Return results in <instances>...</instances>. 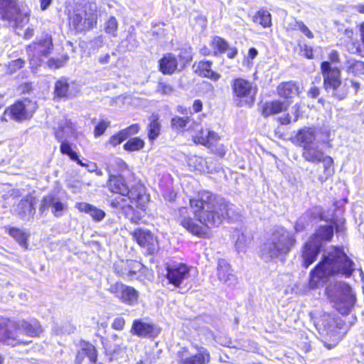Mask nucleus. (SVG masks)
Wrapping results in <instances>:
<instances>
[{"label": "nucleus", "mask_w": 364, "mask_h": 364, "mask_svg": "<svg viewBox=\"0 0 364 364\" xmlns=\"http://www.w3.org/2000/svg\"><path fill=\"white\" fill-rule=\"evenodd\" d=\"M130 332L138 337L148 338L157 336L159 330L153 323L146 322L143 319H135L133 321Z\"/></svg>", "instance_id": "6ab92c4d"}, {"label": "nucleus", "mask_w": 364, "mask_h": 364, "mask_svg": "<svg viewBox=\"0 0 364 364\" xmlns=\"http://www.w3.org/2000/svg\"><path fill=\"white\" fill-rule=\"evenodd\" d=\"M112 166L116 168V170L123 172L128 169V166L126 162L121 158H115L113 160Z\"/></svg>", "instance_id": "864d4df0"}, {"label": "nucleus", "mask_w": 364, "mask_h": 364, "mask_svg": "<svg viewBox=\"0 0 364 364\" xmlns=\"http://www.w3.org/2000/svg\"><path fill=\"white\" fill-rule=\"evenodd\" d=\"M75 208L82 213L89 214L96 221H101L105 217V213L102 210L85 202L75 204Z\"/></svg>", "instance_id": "bb28decb"}, {"label": "nucleus", "mask_w": 364, "mask_h": 364, "mask_svg": "<svg viewBox=\"0 0 364 364\" xmlns=\"http://www.w3.org/2000/svg\"><path fill=\"white\" fill-rule=\"evenodd\" d=\"M18 206L25 208V210H23V213L26 215H33L35 213V208H33V205L31 200H21L20 203L18 204Z\"/></svg>", "instance_id": "3c124183"}, {"label": "nucleus", "mask_w": 364, "mask_h": 364, "mask_svg": "<svg viewBox=\"0 0 364 364\" xmlns=\"http://www.w3.org/2000/svg\"><path fill=\"white\" fill-rule=\"evenodd\" d=\"M292 116L289 114H286L282 117L278 118V122L281 124H289L291 122H296L301 114L300 105L299 104L294 105L291 108Z\"/></svg>", "instance_id": "c9c22d12"}, {"label": "nucleus", "mask_w": 364, "mask_h": 364, "mask_svg": "<svg viewBox=\"0 0 364 364\" xmlns=\"http://www.w3.org/2000/svg\"><path fill=\"white\" fill-rule=\"evenodd\" d=\"M144 146V141L139 137H134L129 139L123 146L124 149L127 151H138Z\"/></svg>", "instance_id": "58836bf2"}, {"label": "nucleus", "mask_w": 364, "mask_h": 364, "mask_svg": "<svg viewBox=\"0 0 364 364\" xmlns=\"http://www.w3.org/2000/svg\"><path fill=\"white\" fill-rule=\"evenodd\" d=\"M107 188L114 193L120 195L110 200V205L121 210L132 222L136 223L137 220L129 215L133 212V205L143 209L149 200L148 196L142 188H129L125 179L120 176L111 175L107 182Z\"/></svg>", "instance_id": "f03ea898"}, {"label": "nucleus", "mask_w": 364, "mask_h": 364, "mask_svg": "<svg viewBox=\"0 0 364 364\" xmlns=\"http://www.w3.org/2000/svg\"><path fill=\"white\" fill-rule=\"evenodd\" d=\"M291 28L299 30L307 38L310 39L314 38V34L312 33V32L302 21H295L294 23L292 24V26H291Z\"/></svg>", "instance_id": "de8ad7c7"}, {"label": "nucleus", "mask_w": 364, "mask_h": 364, "mask_svg": "<svg viewBox=\"0 0 364 364\" xmlns=\"http://www.w3.org/2000/svg\"><path fill=\"white\" fill-rule=\"evenodd\" d=\"M302 156L307 161L311 163L321 162L323 164V173L318 176V181L321 183H323L333 175V160L331 156H326L317 144L306 146L305 149H303Z\"/></svg>", "instance_id": "1a4fd4ad"}, {"label": "nucleus", "mask_w": 364, "mask_h": 364, "mask_svg": "<svg viewBox=\"0 0 364 364\" xmlns=\"http://www.w3.org/2000/svg\"><path fill=\"white\" fill-rule=\"evenodd\" d=\"M126 132L119 131L118 133L110 136L107 142L106 143V146L110 145L113 147L117 146V145L122 143L124 140H126Z\"/></svg>", "instance_id": "c03bdc74"}, {"label": "nucleus", "mask_w": 364, "mask_h": 364, "mask_svg": "<svg viewBox=\"0 0 364 364\" xmlns=\"http://www.w3.org/2000/svg\"><path fill=\"white\" fill-rule=\"evenodd\" d=\"M125 325V320L122 317H117L114 319L112 327L115 330H122Z\"/></svg>", "instance_id": "13d9d810"}, {"label": "nucleus", "mask_w": 364, "mask_h": 364, "mask_svg": "<svg viewBox=\"0 0 364 364\" xmlns=\"http://www.w3.org/2000/svg\"><path fill=\"white\" fill-rule=\"evenodd\" d=\"M296 141L302 146L303 149L305 146L314 144L316 139L315 131L312 128H304L299 131L296 136Z\"/></svg>", "instance_id": "c85d7f7f"}, {"label": "nucleus", "mask_w": 364, "mask_h": 364, "mask_svg": "<svg viewBox=\"0 0 364 364\" xmlns=\"http://www.w3.org/2000/svg\"><path fill=\"white\" fill-rule=\"evenodd\" d=\"M294 235L282 227L276 228L261 248L260 255L266 261L285 256L294 246Z\"/></svg>", "instance_id": "39448f33"}, {"label": "nucleus", "mask_w": 364, "mask_h": 364, "mask_svg": "<svg viewBox=\"0 0 364 364\" xmlns=\"http://www.w3.org/2000/svg\"><path fill=\"white\" fill-rule=\"evenodd\" d=\"M213 151H214L217 155L223 157L225 156L226 153V149L223 144H218L213 148V149H211Z\"/></svg>", "instance_id": "052dcab7"}, {"label": "nucleus", "mask_w": 364, "mask_h": 364, "mask_svg": "<svg viewBox=\"0 0 364 364\" xmlns=\"http://www.w3.org/2000/svg\"><path fill=\"white\" fill-rule=\"evenodd\" d=\"M333 323V320L331 315L324 314L320 319L315 322V326L318 330H321L322 328L327 329L332 326Z\"/></svg>", "instance_id": "79ce46f5"}, {"label": "nucleus", "mask_w": 364, "mask_h": 364, "mask_svg": "<svg viewBox=\"0 0 364 364\" xmlns=\"http://www.w3.org/2000/svg\"><path fill=\"white\" fill-rule=\"evenodd\" d=\"M159 117L157 115L153 114L150 123L149 124V139L154 140L158 137L161 131V125L159 122Z\"/></svg>", "instance_id": "4c0bfd02"}, {"label": "nucleus", "mask_w": 364, "mask_h": 364, "mask_svg": "<svg viewBox=\"0 0 364 364\" xmlns=\"http://www.w3.org/2000/svg\"><path fill=\"white\" fill-rule=\"evenodd\" d=\"M55 136L58 141H69L77 136L75 126L69 120H64L55 130Z\"/></svg>", "instance_id": "412c9836"}, {"label": "nucleus", "mask_w": 364, "mask_h": 364, "mask_svg": "<svg viewBox=\"0 0 364 364\" xmlns=\"http://www.w3.org/2000/svg\"><path fill=\"white\" fill-rule=\"evenodd\" d=\"M52 48L51 37L48 35L43 39H40L27 46L26 51L32 70H36L41 65L43 61L42 58H46Z\"/></svg>", "instance_id": "9d476101"}, {"label": "nucleus", "mask_w": 364, "mask_h": 364, "mask_svg": "<svg viewBox=\"0 0 364 364\" xmlns=\"http://www.w3.org/2000/svg\"><path fill=\"white\" fill-rule=\"evenodd\" d=\"M81 355H86L89 358L90 362L95 363L97 360V350L95 347L89 343H83L77 358H79Z\"/></svg>", "instance_id": "e433bc0d"}, {"label": "nucleus", "mask_w": 364, "mask_h": 364, "mask_svg": "<svg viewBox=\"0 0 364 364\" xmlns=\"http://www.w3.org/2000/svg\"><path fill=\"white\" fill-rule=\"evenodd\" d=\"M25 64V62L21 58L16 59L8 65V70L10 73L16 72L18 69L21 68Z\"/></svg>", "instance_id": "603ef678"}, {"label": "nucleus", "mask_w": 364, "mask_h": 364, "mask_svg": "<svg viewBox=\"0 0 364 364\" xmlns=\"http://www.w3.org/2000/svg\"><path fill=\"white\" fill-rule=\"evenodd\" d=\"M212 46L216 48L219 52L223 53L228 48V43L225 41L218 36H215L212 40Z\"/></svg>", "instance_id": "8fccbe9b"}, {"label": "nucleus", "mask_w": 364, "mask_h": 364, "mask_svg": "<svg viewBox=\"0 0 364 364\" xmlns=\"http://www.w3.org/2000/svg\"><path fill=\"white\" fill-rule=\"evenodd\" d=\"M235 97L240 100V105H252L257 92V87L252 82L242 77L236 78L232 84Z\"/></svg>", "instance_id": "f8f14e48"}, {"label": "nucleus", "mask_w": 364, "mask_h": 364, "mask_svg": "<svg viewBox=\"0 0 364 364\" xmlns=\"http://www.w3.org/2000/svg\"><path fill=\"white\" fill-rule=\"evenodd\" d=\"M252 20L255 23H258L263 28H268L272 26V16L267 10H259L252 16Z\"/></svg>", "instance_id": "72a5a7b5"}, {"label": "nucleus", "mask_w": 364, "mask_h": 364, "mask_svg": "<svg viewBox=\"0 0 364 364\" xmlns=\"http://www.w3.org/2000/svg\"><path fill=\"white\" fill-rule=\"evenodd\" d=\"M345 82H347V89L348 90L349 85L352 87L355 92H357L360 88V83L353 80L346 79Z\"/></svg>", "instance_id": "e2e57ef3"}, {"label": "nucleus", "mask_w": 364, "mask_h": 364, "mask_svg": "<svg viewBox=\"0 0 364 364\" xmlns=\"http://www.w3.org/2000/svg\"><path fill=\"white\" fill-rule=\"evenodd\" d=\"M126 346L123 345H114L113 347L106 348L105 351L109 360L122 358L126 354Z\"/></svg>", "instance_id": "f704fd0d"}, {"label": "nucleus", "mask_w": 364, "mask_h": 364, "mask_svg": "<svg viewBox=\"0 0 364 364\" xmlns=\"http://www.w3.org/2000/svg\"><path fill=\"white\" fill-rule=\"evenodd\" d=\"M304 218H300L294 225L296 232H300L304 229Z\"/></svg>", "instance_id": "0e129e2a"}, {"label": "nucleus", "mask_w": 364, "mask_h": 364, "mask_svg": "<svg viewBox=\"0 0 364 364\" xmlns=\"http://www.w3.org/2000/svg\"><path fill=\"white\" fill-rule=\"evenodd\" d=\"M343 69L349 75L360 77L364 75V61L348 58L344 63Z\"/></svg>", "instance_id": "a878e982"}, {"label": "nucleus", "mask_w": 364, "mask_h": 364, "mask_svg": "<svg viewBox=\"0 0 364 364\" xmlns=\"http://www.w3.org/2000/svg\"><path fill=\"white\" fill-rule=\"evenodd\" d=\"M203 103L200 100H196L193 105V109L195 112H199L202 110Z\"/></svg>", "instance_id": "338daca9"}, {"label": "nucleus", "mask_w": 364, "mask_h": 364, "mask_svg": "<svg viewBox=\"0 0 364 364\" xmlns=\"http://www.w3.org/2000/svg\"><path fill=\"white\" fill-rule=\"evenodd\" d=\"M333 235V227L324 225L319 228L310 240L305 243L302 250L303 265L307 268L316 259L321 247L323 240H330Z\"/></svg>", "instance_id": "0eeeda50"}, {"label": "nucleus", "mask_w": 364, "mask_h": 364, "mask_svg": "<svg viewBox=\"0 0 364 364\" xmlns=\"http://www.w3.org/2000/svg\"><path fill=\"white\" fill-rule=\"evenodd\" d=\"M132 236L141 247L146 249L149 254L152 255L158 251V240L149 230L136 229L132 232Z\"/></svg>", "instance_id": "a211bd4d"}, {"label": "nucleus", "mask_w": 364, "mask_h": 364, "mask_svg": "<svg viewBox=\"0 0 364 364\" xmlns=\"http://www.w3.org/2000/svg\"><path fill=\"white\" fill-rule=\"evenodd\" d=\"M69 85L66 80H58L55 87V94L58 97H64L68 96Z\"/></svg>", "instance_id": "a19ab883"}, {"label": "nucleus", "mask_w": 364, "mask_h": 364, "mask_svg": "<svg viewBox=\"0 0 364 364\" xmlns=\"http://www.w3.org/2000/svg\"><path fill=\"white\" fill-rule=\"evenodd\" d=\"M204 134H205V137L193 136V142L196 144L206 146L210 149H213L220 140V135L215 132L210 130L209 128H206V132H205Z\"/></svg>", "instance_id": "5701e85b"}, {"label": "nucleus", "mask_w": 364, "mask_h": 364, "mask_svg": "<svg viewBox=\"0 0 364 364\" xmlns=\"http://www.w3.org/2000/svg\"><path fill=\"white\" fill-rule=\"evenodd\" d=\"M18 13L16 1L0 0V18L10 21Z\"/></svg>", "instance_id": "b1692460"}, {"label": "nucleus", "mask_w": 364, "mask_h": 364, "mask_svg": "<svg viewBox=\"0 0 364 364\" xmlns=\"http://www.w3.org/2000/svg\"><path fill=\"white\" fill-rule=\"evenodd\" d=\"M287 107L288 105L279 100L266 102L262 107V114L264 117H267L270 115L277 114L283 111H286Z\"/></svg>", "instance_id": "cd10ccee"}, {"label": "nucleus", "mask_w": 364, "mask_h": 364, "mask_svg": "<svg viewBox=\"0 0 364 364\" xmlns=\"http://www.w3.org/2000/svg\"><path fill=\"white\" fill-rule=\"evenodd\" d=\"M354 263L338 247H333L327 255H323L322 260L311 272L309 286L317 288L320 282L333 274H341L350 277L354 271Z\"/></svg>", "instance_id": "7ed1b4c3"}, {"label": "nucleus", "mask_w": 364, "mask_h": 364, "mask_svg": "<svg viewBox=\"0 0 364 364\" xmlns=\"http://www.w3.org/2000/svg\"><path fill=\"white\" fill-rule=\"evenodd\" d=\"M37 107L36 102L24 99L6 109L4 113V118L9 117L16 122L26 120L31 118Z\"/></svg>", "instance_id": "4468645a"}, {"label": "nucleus", "mask_w": 364, "mask_h": 364, "mask_svg": "<svg viewBox=\"0 0 364 364\" xmlns=\"http://www.w3.org/2000/svg\"><path fill=\"white\" fill-rule=\"evenodd\" d=\"M9 234L23 248L26 249L28 247V238L29 233L23 230L16 228H8Z\"/></svg>", "instance_id": "473e14b6"}, {"label": "nucleus", "mask_w": 364, "mask_h": 364, "mask_svg": "<svg viewBox=\"0 0 364 364\" xmlns=\"http://www.w3.org/2000/svg\"><path fill=\"white\" fill-rule=\"evenodd\" d=\"M97 14L95 12H86L85 11H75L70 17V24L76 31L89 30L96 24Z\"/></svg>", "instance_id": "dca6fc26"}, {"label": "nucleus", "mask_w": 364, "mask_h": 364, "mask_svg": "<svg viewBox=\"0 0 364 364\" xmlns=\"http://www.w3.org/2000/svg\"><path fill=\"white\" fill-rule=\"evenodd\" d=\"M188 166L198 171H205V159L200 156H191L188 159Z\"/></svg>", "instance_id": "ea45409f"}, {"label": "nucleus", "mask_w": 364, "mask_h": 364, "mask_svg": "<svg viewBox=\"0 0 364 364\" xmlns=\"http://www.w3.org/2000/svg\"><path fill=\"white\" fill-rule=\"evenodd\" d=\"M211 65L212 63L210 61H200L196 65V73L201 77L217 81L220 75L212 70Z\"/></svg>", "instance_id": "c756f323"}, {"label": "nucleus", "mask_w": 364, "mask_h": 364, "mask_svg": "<svg viewBox=\"0 0 364 364\" xmlns=\"http://www.w3.org/2000/svg\"><path fill=\"white\" fill-rule=\"evenodd\" d=\"M118 23L117 21L114 17H110L106 22L105 31L107 33L116 36L117 32Z\"/></svg>", "instance_id": "49530a36"}, {"label": "nucleus", "mask_w": 364, "mask_h": 364, "mask_svg": "<svg viewBox=\"0 0 364 364\" xmlns=\"http://www.w3.org/2000/svg\"><path fill=\"white\" fill-rule=\"evenodd\" d=\"M109 122L102 120L100 122L95 129V136L98 137L104 134L107 128L109 127Z\"/></svg>", "instance_id": "5fc2aeb1"}, {"label": "nucleus", "mask_w": 364, "mask_h": 364, "mask_svg": "<svg viewBox=\"0 0 364 364\" xmlns=\"http://www.w3.org/2000/svg\"><path fill=\"white\" fill-rule=\"evenodd\" d=\"M328 59L331 63H339L340 58L338 53L334 50H331L328 53Z\"/></svg>", "instance_id": "680f3d73"}, {"label": "nucleus", "mask_w": 364, "mask_h": 364, "mask_svg": "<svg viewBox=\"0 0 364 364\" xmlns=\"http://www.w3.org/2000/svg\"><path fill=\"white\" fill-rule=\"evenodd\" d=\"M67 58H65V60H61V59H50L48 61V65L50 68H53V69H56V68H61L64 65L65 61H66Z\"/></svg>", "instance_id": "4d7b16f0"}, {"label": "nucleus", "mask_w": 364, "mask_h": 364, "mask_svg": "<svg viewBox=\"0 0 364 364\" xmlns=\"http://www.w3.org/2000/svg\"><path fill=\"white\" fill-rule=\"evenodd\" d=\"M301 50L307 58H313V50L311 47L305 45Z\"/></svg>", "instance_id": "69168bd1"}, {"label": "nucleus", "mask_w": 364, "mask_h": 364, "mask_svg": "<svg viewBox=\"0 0 364 364\" xmlns=\"http://www.w3.org/2000/svg\"><path fill=\"white\" fill-rule=\"evenodd\" d=\"M157 90L163 95H171L173 92V89L169 84L160 82L158 85Z\"/></svg>", "instance_id": "6e6d98bb"}, {"label": "nucleus", "mask_w": 364, "mask_h": 364, "mask_svg": "<svg viewBox=\"0 0 364 364\" xmlns=\"http://www.w3.org/2000/svg\"><path fill=\"white\" fill-rule=\"evenodd\" d=\"M326 294L333 306L341 314H348L355 303V295L351 287L344 282H331Z\"/></svg>", "instance_id": "423d86ee"}, {"label": "nucleus", "mask_w": 364, "mask_h": 364, "mask_svg": "<svg viewBox=\"0 0 364 364\" xmlns=\"http://www.w3.org/2000/svg\"><path fill=\"white\" fill-rule=\"evenodd\" d=\"M191 60V53L187 49L181 50L177 57L173 54H167L159 61L160 70L164 74H172L176 70H182Z\"/></svg>", "instance_id": "ddd939ff"}, {"label": "nucleus", "mask_w": 364, "mask_h": 364, "mask_svg": "<svg viewBox=\"0 0 364 364\" xmlns=\"http://www.w3.org/2000/svg\"><path fill=\"white\" fill-rule=\"evenodd\" d=\"M218 278L228 286L236 283L237 278L232 273V270L228 262L223 259H219L218 262Z\"/></svg>", "instance_id": "4be33fe9"}, {"label": "nucleus", "mask_w": 364, "mask_h": 364, "mask_svg": "<svg viewBox=\"0 0 364 364\" xmlns=\"http://www.w3.org/2000/svg\"><path fill=\"white\" fill-rule=\"evenodd\" d=\"M232 239L235 242V247L238 252H244L247 247L250 244L252 237L250 235L237 231L232 235Z\"/></svg>", "instance_id": "2f4dec72"}, {"label": "nucleus", "mask_w": 364, "mask_h": 364, "mask_svg": "<svg viewBox=\"0 0 364 364\" xmlns=\"http://www.w3.org/2000/svg\"><path fill=\"white\" fill-rule=\"evenodd\" d=\"M52 1L53 0H40L41 10H46L50 5Z\"/></svg>", "instance_id": "774afa93"}, {"label": "nucleus", "mask_w": 364, "mask_h": 364, "mask_svg": "<svg viewBox=\"0 0 364 364\" xmlns=\"http://www.w3.org/2000/svg\"><path fill=\"white\" fill-rule=\"evenodd\" d=\"M60 151L63 154L68 155L71 160L76 159L77 154L72 149L71 144L68 141H60Z\"/></svg>", "instance_id": "a18cd8bd"}, {"label": "nucleus", "mask_w": 364, "mask_h": 364, "mask_svg": "<svg viewBox=\"0 0 364 364\" xmlns=\"http://www.w3.org/2000/svg\"><path fill=\"white\" fill-rule=\"evenodd\" d=\"M189 122V117H175L171 119V126L178 131H182Z\"/></svg>", "instance_id": "37998d69"}, {"label": "nucleus", "mask_w": 364, "mask_h": 364, "mask_svg": "<svg viewBox=\"0 0 364 364\" xmlns=\"http://www.w3.org/2000/svg\"><path fill=\"white\" fill-rule=\"evenodd\" d=\"M277 92L282 97L291 98L299 94V87L294 82H286L278 86Z\"/></svg>", "instance_id": "7c9ffc66"}, {"label": "nucleus", "mask_w": 364, "mask_h": 364, "mask_svg": "<svg viewBox=\"0 0 364 364\" xmlns=\"http://www.w3.org/2000/svg\"><path fill=\"white\" fill-rule=\"evenodd\" d=\"M122 131L126 132V138L127 139L130 135L135 134L139 131V126L136 124H132Z\"/></svg>", "instance_id": "bf43d9fd"}, {"label": "nucleus", "mask_w": 364, "mask_h": 364, "mask_svg": "<svg viewBox=\"0 0 364 364\" xmlns=\"http://www.w3.org/2000/svg\"><path fill=\"white\" fill-rule=\"evenodd\" d=\"M189 207L179 209L180 224L189 232L200 237L207 235L205 228L219 226L225 218L229 217L231 204L224 199L213 195L209 191H203L197 198H191Z\"/></svg>", "instance_id": "f257e3e1"}, {"label": "nucleus", "mask_w": 364, "mask_h": 364, "mask_svg": "<svg viewBox=\"0 0 364 364\" xmlns=\"http://www.w3.org/2000/svg\"><path fill=\"white\" fill-rule=\"evenodd\" d=\"M65 204L52 195L44 197L41 203V208L46 209L50 208L51 211L55 217H60L63 215L65 209Z\"/></svg>", "instance_id": "393cba45"}, {"label": "nucleus", "mask_w": 364, "mask_h": 364, "mask_svg": "<svg viewBox=\"0 0 364 364\" xmlns=\"http://www.w3.org/2000/svg\"><path fill=\"white\" fill-rule=\"evenodd\" d=\"M323 77L324 87L338 100L345 98L348 94L347 82L342 83L341 70L338 68H332L330 63L324 61L321 65Z\"/></svg>", "instance_id": "6e6552de"}, {"label": "nucleus", "mask_w": 364, "mask_h": 364, "mask_svg": "<svg viewBox=\"0 0 364 364\" xmlns=\"http://www.w3.org/2000/svg\"><path fill=\"white\" fill-rule=\"evenodd\" d=\"M109 291L118 298L122 303L134 306L138 303L139 293L133 287L127 286L122 282L112 284Z\"/></svg>", "instance_id": "2eb2a0df"}, {"label": "nucleus", "mask_w": 364, "mask_h": 364, "mask_svg": "<svg viewBox=\"0 0 364 364\" xmlns=\"http://www.w3.org/2000/svg\"><path fill=\"white\" fill-rule=\"evenodd\" d=\"M42 328L37 321L28 323L24 320L16 321L0 318V342L15 346L18 343H27L20 338L21 334L31 337L38 336Z\"/></svg>", "instance_id": "20e7f679"}, {"label": "nucleus", "mask_w": 364, "mask_h": 364, "mask_svg": "<svg viewBox=\"0 0 364 364\" xmlns=\"http://www.w3.org/2000/svg\"><path fill=\"white\" fill-rule=\"evenodd\" d=\"M142 267V264L136 260H122L115 264V271L122 277H132Z\"/></svg>", "instance_id": "aec40b11"}, {"label": "nucleus", "mask_w": 364, "mask_h": 364, "mask_svg": "<svg viewBox=\"0 0 364 364\" xmlns=\"http://www.w3.org/2000/svg\"><path fill=\"white\" fill-rule=\"evenodd\" d=\"M177 357L180 364H208L210 361L209 350L198 345H193L190 349L183 348Z\"/></svg>", "instance_id": "9b49d317"}, {"label": "nucleus", "mask_w": 364, "mask_h": 364, "mask_svg": "<svg viewBox=\"0 0 364 364\" xmlns=\"http://www.w3.org/2000/svg\"><path fill=\"white\" fill-rule=\"evenodd\" d=\"M166 271L168 283L175 287H179L190 277V268L183 263L168 265Z\"/></svg>", "instance_id": "f3484780"}, {"label": "nucleus", "mask_w": 364, "mask_h": 364, "mask_svg": "<svg viewBox=\"0 0 364 364\" xmlns=\"http://www.w3.org/2000/svg\"><path fill=\"white\" fill-rule=\"evenodd\" d=\"M188 132H194V134L191 135V136H203L205 137L206 132V128H203L200 124L196 122H193L187 129Z\"/></svg>", "instance_id": "09e8293b"}]
</instances>
